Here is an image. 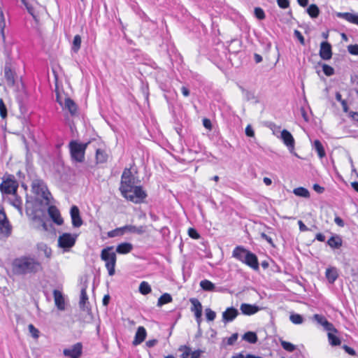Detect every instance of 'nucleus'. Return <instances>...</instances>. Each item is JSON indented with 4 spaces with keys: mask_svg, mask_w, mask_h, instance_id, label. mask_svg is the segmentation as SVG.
<instances>
[{
    "mask_svg": "<svg viewBox=\"0 0 358 358\" xmlns=\"http://www.w3.org/2000/svg\"><path fill=\"white\" fill-rule=\"evenodd\" d=\"M13 269L15 274L27 275L41 271L43 266L36 258L31 256H23L13 261Z\"/></svg>",
    "mask_w": 358,
    "mask_h": 358,
    "instance_id": "obj_1",
    "label": "nucleus"
},
{
    "mask_svg": "<svg viewBox=\"0 0 358 358\" xmlns=\"http://www.w3.org/2000/svg\"><path fill=\"white\" fill-rule=\"evenodd\" d=\"M113 247L108 246L103 248L100 255L101 259L105 262V266L108 271V275L112 276L115 273L116 254L113 251Z\"/></svg>",
    "mask_w": 358,
    "mask_h": 358,
    "instance_id": "obj_2",
    "label": "nucleus"
},
{
    "mask_svg": "<svg viewBox=\"0 0 358 358\" xmlns=\"http://www.w3.org/2000/svg\"><path fill=\"white\" fill-rule=\"evenodd\" d=\"M88 143H83L73 140L69 144L71 157L73 161L76 162H83L85 160V153Z\"/></svg>",
    "mask_w": 358,
    "mask_h": 358,
    "instance_id": "obj_3",
    "label": "nucleus"
},
{
    "mask_svg": "<svg viewBox=\"0 0 358 358\" xmlns=\"http://www.w3.org/2000/svg\"><path fill=\"white\" fill-rule=\"evenodd\" d=\"M136 180L130 169H124L121 177L120 191L122 195H126L127 192H131L135 187Z\"/></svg>",
    "mask_w": 358,
    "mask_h": 358,
    "instance_id": "obj_4",
    "label": "nucleus"
},
{
    "mask_svg": "<svg viewBox=\"0 0 358 358\" xmlns=\"http://www.w3.org/2000/svg\"><path fill=\"white\" fill-rule=\"evenodd\" d=\"M32 192L45 201L47 204L50 203V192L44 181L40 178H35L31 182Z\"/></svg>",
    "mask_w": 358,
    "mask_h": 358,
    "instance_id": "obj_5",
    "label": "nucleus"
},
{
    "mask_svg": "<svg viewBox=\"0 0 358 358\" xmlns=\"http://www.w3.org/2000/svg\"><path fill=\"white\" fill-rule=\"evenodd\" d=\"M18 188V182L15 179L14 176L8 174L3 178V181L0 184V191L5 194L15 195Z\"/></svg>",
    "mask_w": 358,
    "mask_h": 358,
    "instance_id": "obj_6",
    "label": "nucleus"
},
{
    "mask_svg": "<svg viewBox=\"0 0 358 358\" xmlns=\"http://www.w3.org/2000/svg\"><path fill=\"white\" fill-rule=\"evenodd\" d=\"M77 237V234L63 233L58 238V247L64 249V252L69 251L74 246Z\"/></svg>",
    "mask_w": 358,
    "mask_h": 358,
    "instance_id": "obj_7",
    "label": "nucleus"
},
{
    "mask_svg": "<svg viewBox=\"0 0 358 358\" xmlns=\"http://www.w3.org/2000/svg\"><path fill=\"white\" fill-rule=\"evenodd\" d=\"M122 196L135 203H139L145 199L147 194L141 186H135L131 192H127V194L122 195Z\"/></svg>",
    "mask_w": 358,
    "mask_h": 358,
    "instance_id": "obj_8",
    "label": "nucleus"
},
{
    "mask_svg": "<svg viewBox=\"0 0 358 358\" xmlns=\"http://www.w3.org/2000/svg\"><path fill=\"white\" fill-rule=\"evenodd\" d=\"M12 226L6 216L2 205H0V232L6 236L11 234Z\"/></svg>",
    "mask_w": 358,
    "mask_h": 358,
    "instance_id": "obj_9",
    "label": "nucleus"
},
{
    "mask_svg": "<svg viewBox=\"0 0 358 358\" xmlns=\"http://www.w3.org/2000/svg\"><path fill=\"white\" fill-rule=\"evenodd\" d=\"M87 280H85L82 283V287L80 289V296L79 301V306L80 309L84 311L89 312L91 309L90 307V303L88 301V296L87 294Z\"/></svg>",
    "mask_w": 358,
    "mask_h": 358,
    "instance_id": "obj_10",
    "label": "nucleus"
},
{
    "mask_svg": "<svg viewBox=\"0 0 358 358\" xmlns=\"http://www.w3.org/2000/svg\"><path fill=\"white\" fill-rule=\"evenodd\" d=\"M83 353V345L81 343H77L69 348L63 350L65 357L70 358H79Z\"/></svg>",
    "mask_w": 358,
    "mask_h": 358,
    "instance_id": "obj_11",
    "label": "nucleus"
},
{
    "mask_svg": "<svg viewBox=\"0 0 358 358\" xmlns=\"http://www.w3.org/2000/svg\"><path fill=\"white\" fill-rule=\"evenodd\" d=\"M251 252L244 247L238 245L234 249L232 257L244 264Z\"/></svg>",
    "mask_w": 358,
    "mask_h": 358,
    "instance_id": "obj_12",
    "label": "nucleus"
},
{
    "mask_svg": "<svg viewBox=\"0 0 358 358\" xmlns=\"http://www.w3.org/2000/svg\"><path fill=\"white\" fill-rule=\"evenodd\" d=\"M313 320L317 322V324L322 326L324 330L327 331H334L337 332L336 329L334 327V325L330 323L324 316L319 314H315L313 315Z\"/></svg>",
    "mask_w": 358,
    "mask_h": 358,
    "instance_id": "obj_13",
    "label": "nucleus"
},
{
    "mask_svg": "<svg viewBox=\"0 0 358 358\" xmlns=\"http://www.w3.org/2000/svg\"><path fill=\"white\" fill-rule=\"evenodd\" d=\"M280 138L282 139L283 143L288 148L289 150L292 152L294 149V139L289 131L286 129H283L280 132Z\"/></svg>",
    "mask_w": 358,
    "mask_h": 358,
    "instance_id": "obj_14",
    "label": "nucleus"
},
{
    "mask_svg": "<svg viewBox=\"0 0 358 358\" xmlns=\"http://www.w3.org/2000/svg\"><path fill=\"white\" fill-rule=\"evenodd\" d=\"M319 55L324 60H329L332 57L331 45L327 41H322L320 44Z\"/></svg>",
    "mask_w": 358,
    "mask_h": 358,
    "instance_id": "obj_15",
    "label": "nucleus"
},
{
    "mask_svg": "<svg viewBox=\"0 0 358 358\" xmlns=\"http://www.w3.org/2000/svg\"><path fill=\"white\" fill-rule=\"evenodd\" d=\"M72 224L74 227L78 228L83 224V220L80 215L79 208L76 206H73L70 210Z\"/></svg>",
    "mask_w": 358,
    "mask_h": 358,
    "instance_id": "obj_16",
    "label": "nucleus"
},
{
    "mask_svg": "<svg viewBox=\"0 0 358 358\" xmlns=\"http://www.w3.org/2000/svg\"><path fill=\"white\" fill-rule=\"evenodd\" d=\"M48 214L52 221L57 225L63 224V219L61 217L59 210L55 206H50L48 209Z\"/></svg>",
    "mask_w": 358,
    "mask_h": 358,
    "instance_id": "obj_17",
    "label": "nucleus"
},
{
    "mask_svg": "<svg viewBox=\"0 0 358 358\" xmlns=\"http://www.w3.org/2000/svg\"><path fill=\"white\" fill-rule=\"evenodd\" d=\"M238 315V311L234 307L227 308L225 311L222 313V321L227 323L233 321Z\"/></svg>",
    "mask_w": 358,
    "mask_h": 358,
    "instance_id": "obj_18",
    "label": "nucleus"
},
{
    "mask_svg": "<svg viewBox=\"0 0 358 358\" xmlns=\"http://www.w3.org/2000/svg\"><path fill=\"white\" fill-rule=\"evenodd\" d=\"M146 336L145 329L143 327H138L132 342L133 345L136 346L142 343L145 341Z\"/></svg>",
    "mask_w": 358,
    "mask_h": 358,
    "instance_id": "obj_19",
    "label": "nucleus"
},
{
    "mask_svg": "<svg viewBox=\"0 0 358 358\" xmlns=\"http://www.w3.org/2000/svg\"><path fill=\"white\" fill-rule=\"evenodd\" d=\"M242 313L245 315H251L257 313L261 310V308L257 305H252L249 303H242L240 307Z\"/></svg>",
    "mask_w": 358,
    "mask_h": 358,
    "instance_id": "obj_20",
    "label": "nucleus"
},
{
    "mask_svg": "<svg viewBox=\"0 0 358 358\" xmlns=\"http://www.w3.org/2000/svg\"><path fill=\"white\" fill-rule=\"evenodd\" d=\"M53 296L55 299V306L60 310H65V300L62 292L55 289L53 291Z\"/></svg>",
    "mask_w": 358,
    "mask_h": 358,
    "instance_id": "obj_21",
    "label": "nucleus"
},
{
    "mask_svg": "<svg viewBox=\"0 0 358 358\" xmlns=\"http://www.w3.org/2000/svg\"><path fill=\"white\" fill-rule=\"evenodd\" d=\"M145 226H139L136 227L134 225H125L122 227H121V229H122L123 234L125 232H129L132 234H136L138 235L143 234L145 232Z\"/></svg>",
    "mask_w": 358,
    "mask_h": 358,
    "instance_id": "obj_22",
    "label": "nucleus"
},
{
    "mask_svg": "<svg viewBox=\"0 0 358 358\" xmlns=\"http://www.w3.org/2000/svg\"><path fill=\"white\" fill-rule=\"evenodd\" d=\"M189 301L192 304L191 311L194 313L195 317H200L202 315V305L196 298H191Z\"/></svg>",
    "mask_w": 358,
    "mask_h": 358,
    "instance_id": "obj_23",
    "label": "nucleus"
},
{
    "mask_svg": "<svg viewBox=\"0 0 358 358\" xmlns=\"http://www.w3.org/2000/svg\"><path fill=\"white\" fill-rule=\"evenodd\" d=\"M22 3L25 6L28 13L33 17L34 20H36V15L35 14V8L38 5L36 0H21Z\"/></svg>",
    "mask_w": 358,
    "mask_h": 358,
    "instance_id": "obj_24",
    "label": "nucleus"
},
{
    "mask_svg": "<svg viewBox=\"0 0 358 358\" xmlns=\"http://www.w3.org/2000/svg\"><path fill=\"white\" fill-rule=\"evenodd\" d=\"M336 16L339 18L344 19L349 22L358 25V13H337Z\"/></svg>",
    "mask_w": 358,
    "mask_h": 358,
    "instance_id": "obj_25",
    "label": "nucleus"
},
{
    "mask_svg": "<svg viewBox=\"0 0 358 358\" xmlns=\"http://www.w3.org/2000/svg\"><path fill=\"white\" fill-rule=\"evenodd\" d=\"M4 77L6 80L7 85L13 87L15 85V73L12 71L10 67L6 64L4 69Z\"/></svg>",
    "mask_w": 358,
    "mask_h": 358,
    "instance_id": "obj_26",
    "label": "nucleus"
},
{
    "mask_svg": "<svg viewBox=\"0 0 358 358\" xmlns=\"http://www.w3.org/2000/svg\"><path fill=\"white\" fill-rule=\"evenodd\" d=\"M244 264L250 266L255 271H258L259 268L257 257L252 252L250 254L249 257L247 258Z\"/></svg>",
    "mask_w": 358,
    "mask_h": 358,
    "instance_id": "obj_27",
    "label": "nucleus"
},
{
    "mask_svg": "<svg viewBox=\"0 0 358 358\" xmlns=\"http://www.w3.org/2000/svg\"><path fill=\"white\" fill-rule=\"evenodd\" d=\"M133 249V245L130 243H122L116 248V252L119 254H127Z\"/></svg>",
    "mask_w": 358,
    "mask_h": 358,
    "instance_id": "obj_28",
    "label": "nucleus"
},
{
    "mask_svg": "<svg viewBox=\"0 0 358 358\" xmlns=\"http://www.w3.org/2000/svg\"><path fill=\"white\" fill-rule=\"evenodd\" d=\"M65 108H66L71 115H75L77 113L78 107L76 103L69 97L65 99Z\"/></svg>",
    "mask_w": 358,
    "mask_h": 358,
    "instance_id": "obj_29",
    "label": "nucleus"
},
{
    "mask_svg": "<svg viewBox=\"0 0 358 358\" xmlns=\"http://www.w3.org/2000/svg\"><path fill=\"white\" fill-rule=\"evenodd\" d=\"M338 276L337 269L334 267L329 268L326 271V278L329 282L334 283Z\"/></svg>",
    "mask_w": 358,
    "mask_h": 358,
    "instance_id": "obj_30",
    "label": "nucleus"
},
{
    "mask_svg": "<svg viewBox=\"0 0 358 358\" xmlns=\"http://www.w3.org/2000/svg\"><path fill=\"white\" fill-rule=\"evenodd\" d=\"M342 239L338 236H331L327 241V244L331 248H339L342 245Z\"/></svg>",
    "mask_w": 358,
    "mask_h": 358,
    "instance_id": "obj_31",
    "label": "nucleus"
},
{
    "mask_svg": "<svg viewBox=\"0 0 358 358\" xmlns=\"http://www.w3.org/2000/svg\"><path fill=\"white\" fill-rule=\"evenodd\" d=\"M200 287L206 292L215 291V285L208 280H203L200 282Z\"/></svg>",
    "mask_w": 358,
    "mask_h": 358,
    "instance_id": "obj_32",
    "label": "nucleus"
},
{
    "mask_svg": "<svg viewBox=\"0 0 358 358\" xmlns=\"http://www.w3.org/2000/svg\"><path fill=\"white\" fill-rule=\"evenodd\" d=\"M243 339L248 341L250 343H256L257 342V336L256 333L253 331H248L243 336Z\"/></svg>",
    "mask_w": 358,
    "mask_h": 358,
    "instance_id": "obj_33",
    "label": "nucleus"
},
{
    "mask_svg": "<svg viewBox=\"0 0 358 358\" xmlns=\"http://www.w3.org/2000/svg\"><path fill=\"white\" fill-rule=\"evenodd\" d=\"M108 155L105 151L97 149L96 152V159L97 163H104L107 161Z\"/></svg>",
    "mask_w": 358,
    "mask_h": 358,
    "instance_id": "obj_34",
    "label": "nucleus"
},
{
    "mask_svg": "<svg viewBox=\"0 0 358 358\" xmlns=\"http://www.w3.org/2000/svg\"><path fill=\"white\" fill-rule=\"evenodd\" d=\"M172 300V296L169 294L165 293L159 298L157 306L160 307L164 304L169 303L171 302Z\"/></svg>",
    "mask_w": 358,
    "mask_h": 358,
    "instance_id": "obj_35",
    "label": "nucleus"
},
{
    "mask_svg": "<svg viewBox=\"0 0 358 358\" xmlns=\"http://www.w3.org/2000/svg\"><path fill=\"white\" fill-rule=\"evenodd\" d=\"M81 37L80 35H76L72 42L71 50L74 52H78L81 45Z\"/></svg>",
    "mask_w": 358,
    "mask_h": 358,
    "instance_id": "obj_36",
    "label": "nucleus"
},
{
    "mask_svg": "<svg viewBox=\"0 0 358 358\" xmlns=\"http://www.w3.org/2000/svg\"><path fill=\"white\" fill-rule=\"evenodd\" d=\"M293 193L296 196H301L303 198H309L310 196V193L308 190L302 187L295 188L293 191Z\"/></svg>",
    "mask_w": 358,
    "mask_h": 358,
    "instance_id": "obj_37",
    "label": "nucleus"
},
{
    "mask_svg": "<svg viewBox=\"0 0 358 358\" xmlns=\"http://www.w3.org/2000/svg\"><path fill=\"white\" fill-rule=\"evenodd\" d=\"M313 146L317 152L320 158H323L325 156V151L321 142L319 140H315Z\"/></svg>",
    "mask_w": 358,
    "mask_h": 358,
    "instance_id": "obj_38",
    "label": "nucleus"
},
{
    "mask_svg": "<svg viewBox=\"0 0 358 358\" xmlns=\"http://www.w3.org/2000/svg\"><path fill=\"white\" fill-rule=\"evenodd\" d=\"M334 331H328L329 342L332 346H337L341 344L340 338L336 336Z\"/></svg>",
    "mask_w": 358,
    "mask_h": 358,
    "instance_id": "obj_39",
    "label": "nucleus"
},
{
    "mask_svg": "<svg viewBox=\"0 0 358 358\" xmlns=\"http://www.w3.org/2000/svg\"><path fill=\"white\" fill-rule=\"evenodd\" d=\"M307 13L312 18H315L319 15L320 10L315 4H311L308 8Z\"/></svg>",
    "mask_w": 358,
    "mask_h": 358,
    "instance_id": "obj_40",
    "label": "nucleus"
},
{
    "mask_svg": "<svg viewBox=\"0 0 358 358\" xmlns=\"http://www.w3.org/2000/svg\"><path fill=\"white\" fill-rule=\"evenodd\" d=\"M152 291L150 285L145 281H143L141 282L139 285V292L143 294L146 295L150 293Z\"/></svg>",
    "mask_w": 358,
    "mask_h": 358,
    "instance_id": "obj_41",
    "label": "nucleus"
},
{
    "mask_svg": "<svg viewBox=\"0 0 358 358\" xmlns=\"http://www.w3.org/2000/svg\"><path fill=\"white\" fill-rule=\"evenodd\" d=\"M290 321L295 324H301L303 322V317L302 315L297 313H292L289 316Z\"/></svg>",
    "mask_w": 358,
    "mask_h": 358,
    "instance_id": "obj_42",
    "label": "nucleus"
},
{
    "mask_svg": "<svg viewBox=\"0 0 358 358\" xmlns=\"http://www.w3.org/2000/svg\"><path fill=\"white\" fill-rule=\"evenodd\" d=\"M14 196H15V199L12 201V205L15 208H16L20 212V213H22V201L16 194Z\"/></svg>",
    "mask_w": 358,
    "mask_h": 358,
    "instance_id": "obj_43",
    "label": "nucleus"
},
{
    "mask_svg": "<svg viewBox=\"0 0 358 358\" xmlns=\"http://www.w3.org/2000/svg\"><path fill=\"white\" fill-rule=\"evenodd\" d=\"M180 351H183L182 354L180 355L181 358H187L189 355H191V348L186 345H181L179 348Z\"/></svg>",
    "mask_w": 358,
    "mask_h": 358,
    "instance_id": "obj_44",
    "label": "nucleus"
},
{
    "mask_svg": "<svg viewBox=\"0 0 358 358\" xmlns=\"http://www.w3.org/2000/svg\"><path fill=\"white\" fill-rule=\"evenodd\" d=\"M281 345L284 350H285L289 352H293L296 349V347L294 345H293L292 343H291L289 342L285 341H281Z\"/></svg>",
    "mask_w": 358,
    "mask_h": 358,
    "instance_id": "obj_45",
    "label": "nucleus"
},
{
    "mask_svg": "<svg viewBox=\"0 0 358 358\" xmlns=\"http://www.w3.org/2000/svg\"><path fill=\"white\" fill-rule=\"evenodd\" d=\"M322 71L327 76H331L334 74V69L326 64L322 65Z\"/></svg>",
    "mask_w": 358,
    "mask_h": 358,
    "instance_id": "obj_46",
    "label": "nucleus"
},
{
    "mask_svg": "<svg viewBox=\"0 0 358 358\" xmlns=\"http://www.w3.org/2000/svg\"><path fill=\"white\" fill-rule=\"evenodd\" d=\"M0 116L4 119L7 117V108L3 99H0Z\"/></svg>",
    "mask_w": 358,
    "mask_h": 358,
    "instance_id": "obj_47",
    "label": "nucleus"
},
{
    "mask_svg": "<svg viewBox=\"0 0 358 358\" xmlns=\"http://www.w3.org/2000/svg\"><path fill=\"white\" fill-rule=\"evenodd\" d=\"M205 312L208 321H213L215 320L216 317V313L215 311L212 310L210 308H206Z\"/></svg>",
    "mask_w": 358,
    "mask_h": 358,
    "instance_id": "obj_48",
    "label": "nucleus"
},
{
    "mask_svg": "<svg viewBox=\"0 0 358 358\" xmlns=\"http://www.w3.org/2000/svg\"><path fill=\"white\" fill-rule=\"evenodd\" d=\"M255 17L259 20H264L265 18V13L262 8L257 7L255 8Z\"/></svg>",
    "mask_w": 358,
    "mask_h": 358,
    "instance_id": "obj_49",
    "label": "nucleus"
},
{
    "mask_svg": "<svg viewBox=\"0 0 358 358\" xmlns=\"http://www.w3.org/2000/svg\"><path fill=\"white\" fill-rule=\"evenodd\" d=\"M28 329L32 337L34 338H38L39 331L32 324H29Z\"/></svg>",
    "mask_w": 358,
    "mask_h": 358,
    "instance_id": "obj_50",
    "label": "nucleus"
},
{
    "mask_svg": "<svg viewBox=\"0 0 358 358\" xmlns=\"http://www.w3.org/2000/svg\"><path fill=\"white\" fill-rule=\"evenodd\" d=\"M123 234H123L122 229H121V227L117 228V229L112 230L108 233V236L109 237H115V236H122Z\"/></svg>",
    "mask_w": 358,
    "mask_h": 358,
    "instance_id": "obj_51",
    "label": "nucleus"
},
{
    "mask_svg": "<svg viewBox=\"0 0 358 358\" xmlns=\"http://www.w3.org/2000/svg\"><path fill=\"white\" fill-rule=\"evenodd\" d=\"M40 249L44 252V255L46 257L50 258L51 257L52 250L50 248L48 247L47 245H42Z\"/></svg>",
    "mask_w": 358,
    "mask_h": 358,
    "instance_id": "obj_52",
    "label": "nucleus"
},
{
    "mask_svg": "<svg viewBox=\"0 0 358 358\" xmlns=\"http://www.w3.org/2000/svg\"><path fill=\"white\" fill-rule=\"evenodd\" d=\"M348 52L353 55H358V45H350L348 46Z\"/></svg>",
    "mask_w": 358,
    "mask_h": 358,
    "instance_id": "obj_53",
    "label": "nucleus"
},
{
    "mask_svg": "<svg viewBox=\"0 0 358 358\" xmlns=\"http://www.w3.org/2000/svg\"><path fill=\"white\" fill-rule=\"evenodd\" d=\"M278 6L281 8L285 9L289 6V0H277Z\"/></svg>",
    "mask_w": 358,
    "mask_h": 358,
    "instance_id": "obj_54",
    "label": "nucleus"
},
{
    "mask_svg": "<svg viewBox=\"0 0 358 358\" xmlns=\"http://www.w3.org/2000/svg\"><path fill=\"white\" fill-rule=\"evenodd\" d=\"M188 234L189 236L192 238H194V239H197L199 238V233L196 231V229H193V228H189V230H188Z\"/></svg>",
    "mask_w": 358,
    "mask_h": 358,
    "instance_id": "obj_55",
    "label": "nucleus"
},
{
    "mask_svg": "<svg viewBox=\"0 0 358 358\" xmlns=\"http://www.w3.org/2000/svg\"><path fill=\"white\" fill-rule=\"evenodd\" d=\"M34 220H38L41 223V226L43 227V229L45 230V231H47L48 230V227H47V224L45 222L43 218H41L39 215H34Z\"/></svg>",
    "mask_w": 358,
    "mask_h": 358,
    "instance_id": "obj_56",
    "label": "nucleus"
},
{
    "mask_svg": "<svg viewBox=\"0 0 358 358\" xmlns=\"http://www.w3.org/2000/svg\"><path fill=\"white\" fill-rule=\"evenodd\" d=\"M294 34L299 39V41H300V43L302 45L305 44L304 37L303 36V35L301 34V33L299 31L294 30Z\"/></svg>",
    "mask_w": 358,
    "mask_h": 358,
    "instance_id": "obj_57",
    "label": "nucleus"
},
{
    "mask_svg": "<svg viewBox=\"0 0 358 358\" xmlns=\"http://www.w3.org/2000/svg\"><path fill=\"white\" fill-rule=\"evenodd\" d=\"M238 338V334H234L231 336H230L227 340V344L229 345H233Z\"/></svg>",
    "mask_w": 358,
    "mask_h": 358,
    "instance_id": "obj_58",
    "label": "nucleus"
},
{
    "mask_svg": "<svg viewBox=\"0 0 358 358\" xmlns=\"http://www.w3.org/2000/svg\"><path fill=\"white\" fill-rule=\"evenodd\" d=\"M271 129L273 131V134L275 135L277 137L280 138V136L278 135L280 133V127L277 126L275 124H271Z\"/></svg>",
    "mask_w": 358,
    "mask_h": 358,
    "instance_id": "obj_59",
    "label": "nucleus"
},
{
    "mask_svg": "<svg viewBox=\"0 0 358 358\" xmlns=\"http://www.w3.org/2000/svg\"><path fill=\"white\" fill-rule=\"evenodd\" d=\"M245 134L248 136L252 137L255 136L254 130L250 125H248L245 128Z\"/></svg>",
    "mask_w": 358,
    "mask_h": 358,
    "instance_id": "obj_60",
    "label": "nucleus"
},
{
    "mask_svg": "<svg viewBox=\"0 0 358 358\" xmlns=\"http://www.w3.org/2000/svg\"><path fill=\"white\" fill-rule=\"evenodd\" d=\"M203 125L206 129H208L209 130H211L212 129V124L209 119L204 118L203 120Z\"/></svg>",
    "mask_w": 358,
    "mask_h": 358,
    "instance_id": "obj_61",
    "label": "nucleus"
},
{
    "mask_svg": "<svg viewBox=\"0 0 358 358\" xmlns=\"http://www.w3.org/2000/svg\"><path fill=\"white\" fill-rule=\"evenodd\" d=\"M244 94L245 96V98L248 101L252 100L255 99V96L253 92L250 91H244Z\"/></svg>",
    "mask_w": 358,
    "mask_h": 358,
    "instance_id": "obj_62",
    "label": "nucleus"
},
{
    "mask_svg": "<svg viewBox=\"0 0 358 358\" xmlns=\"http://www.w3.org/2000/svg\"><path fill=\"white\" fill-rule=\"evenodd\" d=\"M313 189L319 194H322L324 191V188L323 187H321L318 184L313 185Z\"/></svg>",
    "mask_w": 358,
    "mask_h": 358,
    "instance_id": "obj_63",
    "label": "nucleus"
},
{
    "mask_svg": "<svg viewBox=\"0 0 358 358\" xmlns=\"http://www.w3.org/2000/svg\"><path fill=\"white\" fill-rule=\"evenodd\" d=\"M203 353V351L201 350H197L191 352V358H199L201 355Z\"/></svg>",
    "mask_w": 358,
    "mask_h": 358,
    "instance_id": "obj_64",
    "label": "nucleus"
}]
</instances>
